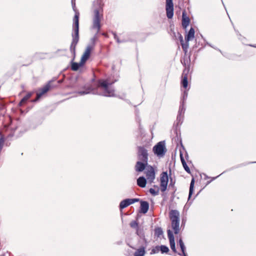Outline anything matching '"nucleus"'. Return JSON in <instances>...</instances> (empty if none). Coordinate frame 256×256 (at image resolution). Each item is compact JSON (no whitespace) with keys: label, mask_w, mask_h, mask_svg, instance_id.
Here are the masks:
<instances>
[{"label":"nucleus","mask_w":256,"mask_h":256,"mask_svg":"<svg viewBox=\"0 0 256 256\" xmlns=\"http://www.w3.org/2000/svg\"><path fill=\"white\" fill-rule=\"evenodd\" d=\"M113 83L114 82H111L108 79L100 80L98 82L97 92L94 90L90 86H84V90L78 91L77 93L81 96L92 92L93 94H97L104 96H116L114 90L112 86Z\"/></svg>","instance_id":"1"},{"label":"nucleus","mask_w":256,"mask_h":256,"mask_svg":"<svg viewBox=\"0 0 256 256\" xmlns=\"http://www.w3.org/2000/svg\"><path fill=\"white\" fill-rule=\"evenodd\" d=\"M94 16L92 20V28L96 29V34L90 39V42L88 46L94 48L97 40L96 34L98 33L101 28L100 21L102 18L103 6L102 0H96L94 2Z\"/></svg>","instance_id":"2"},{"label":"nucleus","mask_w":256,"mask_h":256,"mask_svg":"<svg viewBox=\"0 0 256 256\" xmlns=\"http://www.w3.org/2000/svg\"><path fill=\"white\" fill-rule=\"evenodd\" d=\"M79 14L76 13L74 18L73 29L74 33L72 34V40L70 46V52L75 54L76 47L79 40Z\"/></svg>","instance_id":"3"},{"label":"nucleus","mask_w":256,"mask_h":256,"mask_svg":"<svg viewBox=\"0 0 256 256\" xmlns=\"http://www.w3.org/2000/svg\"><path fill=\"white\" fill-rule=\"evenodd\" d=\"M170 218L172 222V228L175 234L180 232V212L177 210H172L170 212Z\"/></svg>","instance_id":"4"},{"label":"nucleus","mask_w":256,"mask_h":256,"mask_svg":"<svg viewBox=\"0 0 256 256\" xmlns=\"http://www.w3.org/2000/svg\"><path fill=\"white\" fill-rule=\"evenodd\" d=\"M153 152L155 155L159 158L163 157L166 151V143L164 141H160L158 142L152 148Z\"/></svg>","instance_id":"5"},{"label":"nucleus","mask_w":256,"mask_h":256,"mask_svg":"<svg viewBox=\"0 0 256 256\" xmlns=\"http://www.w3.org/2000/svg\"><path fill=\"white\" fill-rule=\"evenodd\" d=\"M138 157L140 161L146 162L148 161V152L147 150L144 146L138 148Z\"/></svg>","instance_id":"6"},{"label":"nucleus","mask_w":256,"mask_h":256,"mask_svg":"<svg viewBox=\"0 0 256 256\" xmlns=\"http://www.w3.org/2000/svg\"><path fill=\"white\" fill-rule=\"evenodd\" d=\"M166 13L168 18H172L174 16V4L172 0H166Z\"/></svg>","instance_id":"7"},{"label":"nucleus","mask_w":256,"mask_h":256,"mask_svg":"<svg viewBox=\"0 0 256 256\" xmlns=\"http://www.w3.org/2000/svg\"><path fill=\"white\" fill-rule=\"evenodd\" d=\"M145 173L146 178L150 182H152L155 178V172L152 166H147Z\"/></svg>","instance_id":"8"},{"label":"nucleus","mask_w":256,"mask_h":256,"mask_svg":"<svg viewBox=\"0 0 256 256\" xmlns=\"http://www.w3.org/2000/svg\"><path fill=\"white\" fill-rule=\"evenodd\" d=\"M167 232L168 236L170 241V248L174 252H176V244L174 234L170 230H168Z\"/></svg>","instance_id":"9"},{"label":"nucleus","mask_w":256,"mask_h":256,"mask_svg":"<svg viewBox=\"0 0 256 256\" xmlns=\"http://www.w3.org/2000/svg\"><path fill=\"white\" fill-rule=\"evenodd\" d=\"M50 88V85L49 84L44 86L42 88H40L38 90V92L36 93V98L34 100V102H36L38 100L42 95L46 93Z\"/></svg>","instance_id":"10"},{"label":"nucleus","mask_w":256,"mask_h":256,"mask_svg":"<svg viewBox=\"0 0 256 256\" xmlns=\"http://www.w3.org/2000/svg\"><path fill=\"white\" fill-rule=\"evenodd\" d=\"M94 48H92V46H87L81 58L82 64H84L88 59L90 56V52Z\"/></svg>","instance_id":"11"},{"label":"nucleus","mask_w":256,"mask_h":256,"mask_svg":"<svg viewBox=\"0 0 256 256\" xmlns=\"http://www.w3.org/2000/svg\"><path fill=\"white\" fill-rule=\"evenodd\" d=\"M148 166V162H145L142 161H138L135 166V170L138 172H142Z\"/></svg>","instance_id":"12"},{"label":"nucleus","mask_w":256,"mask_h":256,"mask_svg":"<svg viewBox=\"0 0 256 256\" xmlns=\"http://www.w3.org/2000/svg\"><path fill=\"white\" fill-rule=\"evenodd\" d=\"M140 212L142 214H146L148 212L149 208V204L146 201L140 200Z\"/></svg>","instance_id":"13"},{"label":"nucleus","mask_w":256,"mask_h":256,"mask_svg":"<svg viewBox=\"0 0 256 256\" xmlns=\"http://www.w3.org/2000/svg\"><path fill=\"white\" fill-rule=\"evenodd\" d=\"M194 37V30L193 28H191L188 33L185 36L186 41L189 42L193 39Z\"/></svg>","instance_id":"14"},{"label":"nucleus","mask_w":256,"mask_h":256,"mask_svg":"<svg viewBox=\"0 0 256 256\" xmlns=\"http://www.w3.org/2000/svg\"><path fill=\"white\" fill-rule=\"evenodd\" d=\"M146 184V180L144 176H140L137 179V184L140 188H144Z\"/></svg>","instance_id":"15"},{"label":"nucleus","mask_w":256,"mask_h":256,"mask_svg":"<svg viewBox=\"0 0 256 256\" xmlns=\"http://www.w3.org/2000/svg\"><path fill=\"white\" fill-rule=\"evenodd\" d=\"M84 64L82 63V60H80V62L79 63L75 62H73V60L71 62V69L74 71H76L78 70V68L82 66Z\"/></svg>","instance_id":"16"},{"label":"nucleus","mask_w":256,"mask_h":256,"mask_svg":"<svg viewBox=\"0 0 256 256\" xmlns=\"http://www.w3.org/2000/svg\"><path fill=\"white\" fill-rule=\"evenodd\" d=\"M190 24V18L188 17L185 16L184 12H182V26L184 28H186Z\"/></svg>","instance_id":"17"},{"label":"nucleus","mask_w":256,"mask_h":256,"mask_svg":"<svg viewBox=\"0 0 256 256\" xmlns=\"http://www.w3.org/2000/svg\"><path fill=\"white\" fill-rule=\"evenodd\" d=\"M146 248L144 246H141L134 252V256H144L146 254Z\"/></svg>","instance_id":"18"},{"label":"nucleus","mask_w":256,"mask_h":256,"mask_svg":"<svg viewBox=\"0 0 256 256\" xmlns=\"http://www.w3.org/2000/svg\"><path fill=\"white\" fill-rule=\"evenodd\" d=\"M194 178H192L191 180L190 184V190H189V194H188V200L190 199V197L192 196L194 190Z\"/></svg>","instance_id":"19"},{"label":"nucleus","mask_w":256,"mask_h":256,"mask_svg":"<svg viewBox=\"0 0 256 256\" xmlns=\"http://www.w3.org/2000/svg\"><path fill=\"white\" fill-rule=\"evenodd\" d=\"M32 94V92H28L20 100V105H22L23 104L26 102V101L31 97Z\"/></svg>","instance_id":"20"},{"label":"nucleus","mask_w":256,"mask_h":256,"mask_svg":"<svg viewBox=\"0 0 256 256\" xmlns=\"http://www.w3.org/2000/svg\"><path fill=\"white\" fill-rule=\"evenodd\" d=\"M130 226L131 228H135L136 230V234H138V222L136 220H133L130 222Z\"/></svg>","instance_id":"21"},{"label":"nucleus","mask_w":256,"mask_h":256,"mask_svg":"<svg viewBox=\"0 0 256 256\" xmlns=\"http://www.w3.org/2000/svg\"><path fill=\"white\" fill-rule=\"evenodd\" d=\"M129 205L128 203V200H127V198H126L121 201V202L120 204L119 207L120 210H122L126 208Z\"/></svg>","instance_id":"22"},{"label":"nucleus","mask_w":256,"mask_h":256,"mask_svg":"<svg viewBox=\"0 0 256 256\" xmlns=\"http://www.w3.org/2000/svg\"><path fill=\"white\" fill-rule=\"evenodd\" d=\"M163 234V230L161 228L158 227L154 229V236L158 238H160Z\"/></svg>","instance_id":"23"},{"label":"nucleus","mask_w":256,"mask_h":256,"mask_svg":"<svg viewBox=\"0 0 256 256\" xmlns=\"http://www.w3.org/2000/svg\"><path fill=\"white\" fill-rule=\"evenodd\" d=\"M182 84L184 88H186L188 85V81L187 74H186L184 76H182Z\"/></svg>","instance_id":"24"},{"label":"nucleus","mask_w":256,"mask_h":256,"mask_svg":"<svg viewBox=\"0 0 256 256\" xmlns=\"http://www.w3.org/2000/svg\"><path fill=\"white\" fill-rule=\"evenodd\" d=\"M160 181L168 182V177L167 172H163L160 177Z\"/></svg>","instance_id":"25"},{"label":"nucleus","mask_w":256,"mask_h":256,"mask_svg":"<svg viewBox=\"0 0 256 256\" xmlns=\"http://www.w3.org/2000/svg\"><path fill=\"white\" fill-rule=\"evenodd\" d=\"M186 108L184 107V104L180 103L179 110L178 112V114L184 115L185 112Z\"/></svg>","instance_id":"26"},{"label":"nucleus","mask_w":256,"mask_h":256,"mask_svg":"<svg viewBox=\"0 0 256 256\" xmlns=\"http://www.w3.org/2000/svg\"><path fill=\"white\" fill-rule=\"evenodd\" d=\"M159 248L160 249V251L162 254L164 253H168L169 252V248H168L164 245H161L160 246H159Z\"/></svg>","instance_id":"27"},{"label":"nucleus","mask_w":256,"mask_h":256,"mask_svg":"<svg viewBox=\"0 0 256 256\" xmlns=\"http://www.w3.org/2000/svg\"><path fill=\"white\" fill-rule=\"evenodd\" d=\"M184 115L178 114L176 118L177 125L181 124L183 122Z\"/></svg>","instance_id":"28"},{"label":"nucleus","mask_w":256,"mask_h":256,"mask_svg":"<svg viewBox=\"0 0 256 256\" xmlns=\"http://www.w3.org/2000/svg\"><path fill=\"white\" fill-rule=\"evenodd\" d=\"M168 182L160 181L161 191L164 192L167 188Z\"/></svg>","instance_id":"29"},{"label":"nucleus","mask_w":256,"mask_h":256,"mask_svg":"<svg viewBox=\"0 0 256 256\" xmlns=\"http://www.w3.org/2000/svg\"><path fill=\"white\" fill-rule=\"evenodd\" d=\"M182 48L185 53L187 52L188 48V42L186 41V42H183L181 44Z\"/></svg>","instance_id":"30"},{"label":"nucleus","mask_w":256,"mask_h":256,"mask_svg":"<svg viewBox=\"0 0 256 256\" xmlns=\"http://www.w3.org/2000/svg\"><path fill=\"white\" fill-rule=\"evenodd\" d=\"M188 92L186 90H184L182 94L180 103L185 104L186 100L188 98Z\"/></svg>","instance_id":"31"},{"label":"nucleus","mask_w":256,"mask_h":256,"mask_svg":"<svg viewBox=\"0 0 256 256\" xmlns=\"http://www.w3.org/2000/svg\"><path fill=\"white\" fill-rule=\"evenodd\" d=\"M178 242H179V244H180L182 252H186V247H185L184 244L182 240V239H180Z\"/></svg>","instance_id":"32"},{"label":"nucleus","mask_w":256,"mask_h":256,"mask_svg":"<svg viewBox=\"0 0 256 256\" xmlns=\"http://www.w3.org/2000/svg\"><path fill=\"white\" fill-rule=\"evenodd\" d=\"M149 192L153 196H157L158 194V193H159V190L158 189L157 190H156L152 188H150V190H149Z\"/></svg>","instance_id":"33"},{"label":"nucleus","mask_w":256,"mask_h":256,"mask_svg":"<svg viewBox=\"0 0 256 256\" xmlns=\"http://www.w3.org/2000/svg\"><path fill=\"white\" fill-rule=\"evenodd\" d=\"M160 250V249L159 248V246H156V247H154V248H153L150 254H152L158 253Z\"/></svg>","instance_id":"34"},{"label":"nucleus","mask_w":256,"mask_h":256,"mask_svg":"<svg viewBox=\"0 0 256 256\" xmlns=\"http://www.w3.org/2000/svg\"><path fill=\"white\" fill-rule=\"evenodd\" d=\"M4 140H5V138H4V136H2L0 138V152L1 151V150L2 148Z\"/></svg>","instance_id":"35"},{"label":"nucleus","mask_w":256,"mask_h":256,"mask_svg":"<svg viewBox=\"0 0 256 256\" xmlns=\"http://www.w3.org/2000/svg\"><path fill=\"white\" fill-rule=\"evenodd\" d=\"M14 130H12L10 134H6V139L8 140H10L11 138L14 136Z\"/></svg>","instance_id":"36"},{"label":"nucleus","mask_w":256,"mask_h":256,"mask_svg":"<svg viewBox=\"0 0 256 256\" xmlns=\"http://www.w3.org/2000/svg\"><path fill=\"white\" fill-rule=\"evenodd\" d=\"M182 166L184 169V170L188 174H190V169L189 168V167L188 166L186 163V164H182Z\"/></svg>","instance_id":"37"},{"label":"nucleus","mask_w":256,"mask_h":256,"mask_svg":"<svg viewBox=\"0 0 256 256\" xmlns=\"http://www.w3.org/2000/svg\"><path fill=\"white\" fill-rule=\"evenodd\" d=\"M180 160H181V162L182 163V164H186V162L184 160V158L183 156V155L182 154V152L180 153Z\"/></svg>","instance_id":"38"},{"label":"nucleus","mask_w":256,"mask_h":256,"mask_svg":"<svg viewBox=\"0 0 256 256\" xmlns=\"http://www.w3.org/2000/svg\"><path fill=\"white\" fill-rule=\"evenodd\" d=\"M130 40H124V39H122V40H120V38L118 39L117 40H116V42L118 44H120V43H122V42H127L128 41H129Z\"/></svg>","instance_id":"39"},{"label":"nucleus","mask_w":256,"mask_h":256,"mask_svg":"<svg viewBox=\"0 0 256 256\" xmlns=\"http://www.w3.org/2000/svg\"><path fill=\"white\" fill-rule=\"evenodd\" d=\"M178 34L179 35V39L180 42V44H182V43L184 42L183 37L180 34L178 33Z\"/></svg>","instance_id":"40"},{"label":"nucleus","mask_w":256,"mask_h":256,"mask_svg":"<svg viewBox=\"0 0 256 256\" xmlns=\"http://www.w3.org/2000/svg\"><path fill=\"white\" fill-rule=\"evenodd\" d=\"M138 234H137V235L140 237H142V236L144 237V236L142 232L140 230L139 228H138Z\"/></svg>","instance_id":"41"},{"label":"nucleus","mask_w":256,"mask_h":256,"mask_svg":"<svg viewBox=\"0 0 256 256\" xmlns=\"http://www.w3.org/2000/svg\"><path fill=\"white\" fill-rule=\"evenodd\" d=\"M112 34L114 35V40L116 41L118 39H119V38L116 35V34L115 32H112Z\"/></svg>","instance_id":"42"},{"label":"nucleus","mask_w":256,"mask_h":256,"mask_svg":"<svg viewBox=\"0 0 256 256\" xmlns=\"http://www.w3.org/2000/svg\"><path fill=\"white\" fill-rule=\"evenodd\" d=\"M127 200H128V203L129 206L131 204H134V202L133 201H132V198H127Z\"/></svg>","instance_id":"43"},{"label":"nucleus","mask_w":256,"mask_h":256,"mask_svg":"<svg viewBox=\"0 0 256 256\" xmlns=\"http://www.w3.org/2000/svg\"><path fill=\"white\" fill-rule=\"evenodd\" d=\"M132 201H133L134 203L136 202H138L140 200L138 198H132Z\"/></svg>","instance_id":"44"},{"label":"nucleus","mask_w":256,"mask_h":256,"mask_svg":"<svg viewBox=\"0 0 256 256\" xmlns=\"http://www.w3.org/2000/svg\"><path fill=\"white\" fill-rule=\"evenodd\" d=\"M178 254L180 256H188L186 252H182V254H181L180 253H178Z\"/></svg>","instance_id":"45"},{"label":"nucleus","mask_w":256,"mask_h":256,"mask_svg":"<svg viewBox=\"0 0 256 256\" xmlns=\"http://www.w3.org/2000/svg\"><path fill=\"white\" fill-rule=\"evenodd\" d=\"M218 176H217L216 177H214V178H213L212 179V180H215L216 178ZM212 182V180H210V181H208V182H207V184H209L210 182Z\"/></svg>","instance_id":"46"},{"label":"nucleus","mask_w":256,"mask_h":256,"mask_svg":"<svg viewBox=\"0 0 256 256\" xmlns=\"http://www.w3.org/2000/svg\"><path fill=\"white\" fill-rule=\"evenodd\" d=\"M63 81H64V80L62 79V80H58V82L59 84H61V83H62L63 82Z\"/></svg>","instance_id":"47"},{"label":"nucleus","mask_w":256,"mask_h":256,"mask_svg":"<svg viewBox=\"0 0 256 256\" xmlns=\"http://www.w3.org/2000/svg\"><path fill=\"white\" fill-rule=\"evenodd\" d=\"M170 186H173V184L172 183V180H171V182H170V184H169V187H170Z\"/></svg>","instance_id":"48"},{"label":"nucleus","mask_w":256,"mask_h":256,"mask_svg":"<svg viewBox=\"0 0 256 256\" xmlns=\"http://www.w3.org/2000/svg\"><path fill=\"white\" fill-rule=\"evenodd\" d=\"M128 103H130V100H125Z\"/></svg>","instance_id":"49"},{"label":"nucleus","mask_w":256,"mask_h":256,"mask_svg":"<svg viewBox=\"0 0 256 256\" xmlns=\"http://www.w3.org/2000/svg\"><path fill=\"white\" fill-rule=\"evenodd\" d=\"M237 34H239V36H240V37H242L240 35V34H239V32H237Z\"/></svg>","instance_id":"50"},{"label":"nucleus","mask_w":256,"mask_h":256,"mask_svg":"<svg viewBox=\"0 0 256 256\" xmlns=\"http://www.w3.org/2000/svg\"><path fill=\"white\" fill-rule=\"evenodd\" d=\"M208 44V46H211V47L213 48V46H212V45H210V44Z\"/></svg>","instance_id":"51"},{"label":"nucleus","mask_w":256,"mask_h":256,"mask_svg":"<svg viewBox=\"0 0 256 256\" xmlns=\"http://www.w3.org/2000/svg\"><path fill=\"white\" fill-rule=\"evenodd\" d=\"M239 38V40H242V39L241 38Z\"/></svg>","instance_id":"52"},{"label":"nucleus","mask_w":256,"mask_h":256,"mask_svg":"<svg viewBox=\"0 0 256 256\" xmlns=\"http://www.w3.org/2000/svg\"><path fill=\"white\" fill-rule=\"evenodd\" d=\"M218 51L220 52H222L221 50L219 49H218Z\"/></svg>","instance_id":"53"},{"label":"nucleus","mask_w":256,"mask_h":256,"mask_svg":"<svg viewBox=\"0 0 256 256\" xmlns=\"http://www.w3.org/2000/svg\"><path fill=\"white\" fill-rule=\"evenodd\" d=\"M184 72H185V70H184L183 71V74H184Z\"/></svg>","instance_id":"54"},{"label":"nucleus","mask_w":256,"mask_h":256,"mask_svg":"<svg viewBox=\"0 0 256 256\" xmlns=\"http://www.w3.org/2000/svg\"><path fill=\"white\" fill-rule=\"evenodd\" d=\"M251 163H255V162H252Z\"/></svg>","instance_id":"55"}]
</instances>
